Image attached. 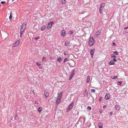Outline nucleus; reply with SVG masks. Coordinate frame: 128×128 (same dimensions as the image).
<instances>
[{
  "instance_id": "obj_1",
  "label": "nucleus",
  "mask_w": 128,
  "mask_h": 128,
  "mask_svg": "<svg viewBox=\"0 0 128 128\" xmlns=\"http://www.w3.org/2000/svg\"><path fill=\"white\" fill-rule=\"evenodd\" d=\"M26 23L24 22L23 23L21 26L20 29V37H22V32L24 31L26 27Z\"/></svg>"
},
{
  "instance_id": "obj_2",
  "label": "nucleus",
  "mask_w": 128,
  "mask_h": 128,
  "mask_svg": "<svg viewBox=\"0 0 128 128\" xmlns=\"http://www.w3.org/2000/svg\"><path fill=\"white\" fill-rule=\"evenodd\" d=\"M62 92H60L59 94H58V96L57 97V99L56 100V103L57 104H58L61 100V98L62 96Z\"/></svg>"
},
{
  "instance_id": "obj_3",
  "label": "nucleus",
  "mask_w": 128,
  "mask_h": 128,
  "mask_svg": "<svg viewBox=\"0 0 128 128\" xmlns=\"http://www.w3.org/2000/svg\"><path fill=\"white\" fill-rule=\"evenodd\" d=\"M95 41L93 37H91L90 38L88 41L89 45L90 46H92L94 43Z\"/></svg>"
},
{
  "instance_id": "obj_4",
  "label": "nucleus",
  "mask_w": 128,
  "mask_h": 128,
  "mask_svg": "<svg viewBox=\"0 0 128 128\" xmlns=\"http://www.w3.org/2000/svg\"><path fill=\"white\" fill-rule=\"evenodd\" d=\"M101 32L100 30H99L94 35V37L95 38H98V36L100 35Z\"/></svg>"
},
{
  "instance_id": "obj_5",
  "label": "nucleus",
  "mask_w": 128,
  "mask_h": 128,
  "mask_svg": "<svg viewBox=\"0 0 128 128\" xmlns=\"http://www.w3.org/2000/svg\"><path fill=\"white\" fill-rule=\"evenodd\" d=\"M105 5L104 3H102L100 6L99 9V11L100 13H102V10L103 8Z\"/></svg>"
},
{
  "instance_id": "obj_6",
  "label": "nucleus",
  "mask_w": 128,
  "mask_h": 128,
  "mask_svg": "<svg viewBox=\"0 0 128 128\" xmlns=\"http://www.w3.org/2000/svg\"><path fill=\"white\" fill-rule=\"evenodd\" d=\"M20 40H18L17 41L12 45V46L13 47H15L18 46L20 43Z\"/></svg>"
},
{
  "instance_id": "obj_7",
  "label": "nucleus",
  "mask_w": 128,
  "mask_h": 128,
  "mask_svg": "<svg viewBox=\"0 0 128 128\" xmlns=\"http://www.w3.org/2000/svg\"><path fill=\"white\" fill-rule=\"evenodd\" d=\"M74 102H72V103L70 104L67 108V111H68L72 109L74 106Z\"/></svg>"
},
{
  "instance_id": "obj_8",
  "label": "nucleus",
  "mask_w": 128,
  "mask_h": 128,
  "mask_svg": "<svg viewBox=\"0 0 128 128\" xmlns=\"http://www.w3.org/2000/svg\"><path fill=\"white\" fill-rule=\"evenodd\" d=\"M54 23L53 21H51L49 22L47 28L48 30H49L51 27L52 26V24Z\"/></svg>"
},
{
  "instance_id": "obj_9",
  "label": "nucleus",
  "mask_w": 128,
  "mask_h": 128,
  "mask_svg": "<svg viewBox=\"0 0 128 128\" xmlns=\"http://www.w3.org/2000/svg\"><path fill=\"white\" fill-rule=\"evenodd\" d=\"M111 56L112 59L115 62H116L117 60L115 59L116 56L114 54H112Z\"/></svg>"
},
{
  "instance_id": "obj_10",
  "label": "nucleus",
  "mask_w": 128,
  "mask_h": 128,
  "mask_svg": "<svg viewBox=\"0 0 128 128\" xmlns=\"http://www.w3.org/2000/svg\"><path fill=\"white\" fill-rule=\"evenodd\" d=\"M61 34L62 36H66V31L64 30H61Z\"/></svg>"
},
{
  "instance_id": "obj_11",
  "label": "nucleus",
  "mask_w": 128,
  "mask_h": 128,
  "mask_svg": "<svg viewBox=\"0 0 128 128\" xmlns=\"http://www.w3.org/2000/svg\"><path fill=\"white\" fill-rule=\"evenodd\" d=\"M45 98H47L49 96V94L46 91H45L44 92Z\"/></svg>"
},
{
  "instance_id": "obj_12",
  "label": "nucleus",
  "mask_w": 128,
  "mask_h": 128,
  "mask_svg": "<svg viewBox=\"0 0 128 128\" xmlns=\"http://www.w3.org/2000/svg\"><path fill=\"white\" fill-rule=\"evenodd\" d=\"M88 92L86 90L83 92V95L85 97H87L88 96Z\"/></svg>"
},
{
  "instance_id": "obj_13",
  "label": "nucleus",
  "mask_w": 128,
  "mask_h": 128,
  "mask_svg": "<svg viewBox=\"0 0 128 128\" xmlns=\"http://www.w3.org/2000/svg\"><path fill=\"white\" fill-rule=\"evenodd\" d=\"M110 96L109 94H107L105 96V99L107 100H108L110 99Z\"/></svg>"
},
{
  "instance_id": "obj_14",
  "label": "nucleus",
  "mask_w": 128,
  "mask_h": 128,
  "mask_svg": "<svg viewBox=\"0 0 128 128\" xmlns=\"http://www.w3.org/2000/svg\"><path fill=\"white\" fill-rule=\"evenodd\" d=\"M74 72V70H72V73L70 76V78L69 80H70L71 78H72V77L74 75V74H75Z\"/></svg>"
},
{
  "instance_id": "obj_15",
  "label": "nucleus",
  "mask_w": 128,
  "mask_h": 128,
  "mask_svg": "<svg viewBox=\"0 0 128 128\" xmlns=\"http://www.w3.org/2000/svg\"><path fill=\"white\" fill-rule=\"evenodd\" d=\"M94 50V48L92 49L90 51V54L92 55V58Z\"/></svg>"
},
{
  "instance_id": "obj_16",
  "label": "nucleus",
  "mask_w": 128,
  "mask_h": 128,
  "mask_svg": "<svg viewBox=\"0 0 128 128\" xmlns=\"http://www.w3.org/2000/svg\"><path fill=\"white\" fill-rule=\"evenodd\" d=\"M75 64V62L74 61H73L71 62V63L70 64V66L71 67H73L74 66Z\"/></svg>"
},
{
  "instance_id": "obj_17",
  "label": "nucleus",
  "mask_w": 128,
  "mask_h": 128,
  "mask_svg": "<svg viewBox=\"0 0 128 128\" xmlns=\"http://www.w3.org/2000/svg\"><path fill=\"white\" fill-rule=\"evenodd\" d=\"M90 80V77L89 76H87V79L86 80V82L88 83H89V81Z\"/></svg>"
},
{
  "instance_id": "obj_18",
  "label": "nucleus",
  "mask_w": 128,
  "mask_h": 128,
  "mask_svg": "<svg viewBox=\"0 0 128 128\" xmlns=\"http://www.w3.org/2000/svg\"><path fill=\"white\" fill-rule=\"evenodd\" d=\"M115 107L116 109L117 110H119L120 109V106L118 105H116L115 106Z\"/></svg>"
},
{
  "instance_id": "obj_19",
  "label": "nucleus",
  "mask_w": 128,
  "mask_h": 128,
  "mask_svg": "<svg viewBox=\"0 0 128 128\" xmlns=\"http://www.w3.org/2000/svg\"><path fill=\"white\" fill-rule=\"evenodd\" d=\"M98 125L100 128H102V123H99L98 124Z\"/></svg>"
},
{
  "instance_id": "obj_20",
  "label": "nucleus",
  "mask_w": 128,
  "mask_h": 128,
  "mask_svg": "<svg viewBox=\"0 0 128 128\" xmlns=\"http://www.w3.org/2000/svg\"><path fill=\"white\" fill-rule=\"evenodd\" d=\"M46 26H43L41 28V30L42 31L44 30L46 28Z\"/></svg>"
},
{
  "instance_id": "obj_21",
  "label": "nucleus",
  "mask_w": 128,
  "mask_h": 128,
  "mask_svg": "<svg viewBox=\"0 0 128 128\" xmlns=\"http://www.w3.org/2000/svg\"><path fill=\"white\" fill-rule=\"evenodd\" d=\"M62 58L60 57H59L57 58V61L58 62H60L61 61V60H62Z\"/></svg>"
},
{
  "instance_id": "obj_22",
  "label": "nucleus",
  "mask_w": 128,
  "mask_h": 128,
  "mask_svg": "<svg viewBox=\"0 0 128 128\" xmlns=\"http://www.w3.org/2000/svg\"><path fill=\"white\" fill-rule=\"evenodd\" d=\"M109 64L110 65H113L114 64V63L112 61L109 62Z\"/></svg>"
},
{
  "instance_id": "obj_23",
  "label": "nucleus",
  "mask_w": 128,
  "mask_h": 128,
  "mask_svg": "<svg viewBox=\"0 0 128 128\" xmlns=\"http://www.w3.org/2000/svg\"><path fill=\"white\" fill-rule=\"evenodd\" d=\"M74 32L72 31H69L68 33L70 35H72L73 33Z\"/></svg>"
},
{
  "instance_id": "obj_24",
  "label": "nucleus",
  "mask_w": 128,
  "mask_h": 128,
  "mask_svg": "<svg viewBox=\"0 0 128 128\" xmlns=\"http://www.w3.org/2000/svg\"><path fill=\"white\" fill-rule=\"evenodd\" d=\"M42 108L41 107H40L38 109V112H41L42 110Z\"/></svg>"
},
{
  "instance_id": "obj_25",
  "label": "nucleus",
  "mask_w": 128,
  "mask_h": 128,
  "mask_svg": "<svg viewBox=\"0 0 128 128\" xmlns=\"http://www.w3.org/2000/svg\"><path fill=\"white\" fill-rule=\"evenodd\" d=\"M66 2L65 0H61V3L62 4H64Z\"/></svg>"
},
{
  "instance_id": "obj_26",
  "label": "nucleus",
  "mask_w": 128,
  "mask_h": 128,
  "mask_svg": "<svg viewBox=\"0 0 128 128\" xmlns=\"http://www.w3.org/2000/svg\"><path fill=\"white\" fill-rule=\"evenodd\" d=\"M12 12H11L10 13V15L9 16V18L10 20H11L12 19Z\"/></svg>"
},
{
  "instance_id": "obj_27",
  "label": "nucleus",
  "mask_w": 128,
  "mask_h": 128,
  "mask_svg": "<svg viewBox=\"0 0 128 128\" xmlns=\"http://www.w3.org/2000/svg\"><path fill=\"white\" fill-rule=\"evenodd\" d=\"M41 64L39 62H36V64L38 66H40Z\"/></svg>"
},
{
  "instance_id": "obj_28",
  "label": "nucleus",
  "mask_w": 128,
  "mask_h": 128,
  "mask_svg": "<svg viewBox=\"0 0 128 128\" xmlns=\"http://www.w3.org/2000/svg\"><path fill=\"white\" fill-rule=\"evenodd\" d=\"M122 82L119 81L118 82V85H120L122 84Z\"/></svg>"
},
{
  "instance_id": "obj_29",
  "label": "nucleus",
  "mask_w": 128,
  "mask_h": 128,
  "mask_svg": "<svg viewBox=\"0 0 128 128\" xmlns=\"http://www.w3.org/2000/svg\"><path fill=\"white\" fill-rule=\"evenodd\" d=\"M69 43L68 42H66L65 43V45L66 46H68V45Z\"/></svg>"
},
{
  "instance_id": "obj_30",
  "label": "nucleus",
  "mask_w": 128,
  "mask_h": 128,
  "mask_svg": "<svg viewBox=\"0 0 128 128\" xmlns=\"http://www.w3.org/2000/svg\"><path fill=\"white\" fill-rule=\"evenodd\" d=\"M114 53L116 55H118V53L117 51L114 52Z\"/></svg>"
},
{
  "instance_id": "obj_31",
  "label": "nucleus",
  "mask_w": 128,
  "mask_h": 128,
  "mask_svg": "<svg viewBox=\"0 0 128 128\" xmlns=\"http://www.w3.org/2000/svg\"><path fill=\"white\" fill-rule=\"evenodd\" d=\"M46 59V58L45 57L43 56L42 58V60L44 61H45Z\"/></svg>"
},
{
  "instance_id": "obj_32",
  "label": "nucleus",
  "mask_w": 128,
  "mask_h": 128,
  "mask_svg": "<svg viewBox=\"0 0 128 128\" xmlns=\"http://www.w3.org/2000/svg\"><path fill=\"white\" fill-rule=\"evenodd\" d=\"M91 92H94L96 91L94 89H92L91 90Z\"/></svg>"
},
{
  "instance_id": "obj_33",
  "label": "nucleus",
  "mask_w": 128,
  "mask_h": 128,
  "mask_svg": "<svg viewBox=\"0 0 128 128\" xmlns=\"http://www.w3.org/2000/svg\"><path fill=\"white\" fill-rule=\"evenodd\" d=\"M68 61V59L66 58H65L64 60V62L65 63L66 61Z\"/></svg>"
},
{
  "instance_id": "obj_34",
  "label": "nucleus",
  "mask_w": 128,
  "mask_h": 128,
  "mask_svg": "<svg viewBox=\"0 0 128 128\" xmlns=\"http://www.w3.org/2000/svg\"><path fill=\"white\" fill-rule=\"evenodd\" d=\"M91 108H92L91 107L89 106H88L87 108L88 110H91Z\"/></svg>"
},
{
  "instance_id": "obj_35",
  "label": "nucleus",
  "mask_w": 128,
  "mask_h": 128,
  "mask_svg": "<svg viewBox=\"0 0 128 128\" xmlns=\"http://www.w3.org/2000/svg\"><path fill=\"white\" fill-rule=\"evenodd\" d=\"M40 37L39 36H38L36 37L34 39L36 40L40 38Z\"/></svg>"
},
{
  "instance_id": "obj_36",
  "label": "nucleus",
  "mask_w": 128,
  "mask_h": 128,
  "mask_svg": "<svg viewBox=\"0 0 128 128\" xmlns=\"http://www.w3.org/2000/svg\"><path fill=\"white\" fill-rule=\"evenodd\" d=\"M68 54V53L67 52H64V55H67Z\"/></svg>"
},
{
  "instance_id": "obj_37",
  "label": "nucleus",
  "mask_w": 128,
  "mask_h": 128,
  "mask_svg": "<svg viewBox=\"0 0 128 128\" xmlns=\"http://www.w3.org/2000/svg\"><path fill=\"white\" fill-rule=\"evenodd\" d=\"M116 45V44L114 42H113L112 44V46H114Z\"/></svg>"
},
{
  "instance_id": "obj_38",
  "label": "nucleus",
  "mask_w": 128,
  "mask_h": 128,
  "mask_svg": "<svg viewBox=\"0 0 128 128\" xmlns=\"http://www.w3.org/2000/svg\"><path fill=\"white\" fill-rule=\"evenodd\" d=\"M6 3V2L4 1H2L1 2V4H3L5 3Z\"/></svg>"
},
{
  "instance_id": "obj_39",
  "label": "nucleus",
  "mask_w": 128,
  "mask_h": 128,
  "mask_svg": "<svg viewBox=\"0 0 128 128\" xmlns=\"http://www.w3.org/2000/svg\"><path fill=\"white\" fill-rule=\"evenodd\" d=\"M117 78V76H114V78H112V79H116V78Z\"/></svg>"
},
{
  "instance_id": "obj_40",
  "label": "nucleus",
  "mask_w": 128,
  "mask_h": 128,
  "mask_svg": "<svg viewBox=\"0 0 128 128\" xmlns=\"http://www.w3.org/2000/svg\"><path fill=\"white\" fill-rule=\"evenodd\" d=\"M35 103L36 104H38V102L37 101H36L35 102Z\"/></svg>"
},
{
  "instance_id": "obj_41",
  "label": "nucleus",
  "mask_w": 128,
  "mask_h": 128,
  "mask_svg": "<svg viewBox=\"0 0 128 128\" xmlns=\"http://www.w3.org/2000/svg\"><path fill=\"white\" fill-rule=\"evenodd\" d=\"M112 112H110V114L111 116H112Z\"/></svg>"
},
{
  "instance_id": "obj_42",
  "label": "nucleus",
  "mask_w": 128,
  "mask_h": 128,
  "mask_svg": "<svg viewBox=\"0 0 128 128\" xmlns=\"http://www.w3.org/2000/svg\"><path fill=\"white\" fill-rule=\"evenodd\" d=\"M102 99V98H101V97H100V99H99V101H100V102L101 101V100Z\"/></svg>"
},
{
  "instance_id": "obj_43",
  "label": "nucleus",
  "mask_w": 128,
  "mask_h": 128,
  "mask_svg": "<svg viewBox=\"0 0 128 128\" xmlns=\"http://www.w3.org/2000/svg\"><path fill=\"white\" fill-rule=\"evenodd\" d=\"M106 105H104L103 106V107L104 108H106Z\"/></svg>"
},
{
  "instance_id": "obj_44",
  "label": "nucleus",
  "mask_w": 128,
  "mask_h": 128,
  "mask_svg": "<svg viewBox=\"0 0 128 128\" xmlns=\"http://www.w3.org/2000/svg\"><path fill=\"white\" fill-rule=\"evenodd\" d=\"M127 28H128V27H125L124 28L125 29H126Z\"/></svg>"
},
{
  "instance_id": "obj_45",
  "label": "nucleus",
  "mask_w": 128,
  "mask_h": 128,
  "mask_svg": "<svg viewBox=\"0 0 128 128\" xmlns=\"http://www.w3.org/2000/svg\"><path fill=\"white\" fill-rule=\"evenodd\" d=\"M42 68V67H39V68L40 69H41V68Z\"/></svg>"
},
{
  "instance_id": "obj_46",
  "label": "nucleus",
  "mask_w": 128,
  "mask_h": 128,
  "mask_svg": "<svg viewBox=\"0 0 128 128\" xmlns=\"http://www.w3.org/2000/svg\"><path fill=\"white\" fill-rule=\"evenodd\" d=\"M14 0H12V1H13Z\"/></svg>"
},
{
  "instance_id": "obj_47",
  "label": "nucleus",
  "mask_w": 128,
  "mask_h": 128,
  "mask_svg": "<svg viewBox=\"0 0 128 128\" xmlns=\"http://www.w3.org/2000/svg\"><path fill=\"white\" fill-rule=\"evenodd\" d=\"M101 112H101V111H100V113H101Z\"/></svg>"
},
{
  "instance_id": "obj_48",
  "label": "nucleus",
  "mask_w": 128,
  "mask_h": 128,
  "mask_svg": "<svg viewBox=\"0 0 128 128\" xmlns=\"http://www.w3.org/2000/svg\"><path fill=\"white\" fill-rule=\"evenodd\" d=\"M101 112H101V111H100V113H101Z\"/></svg>"
}]
</instances>
